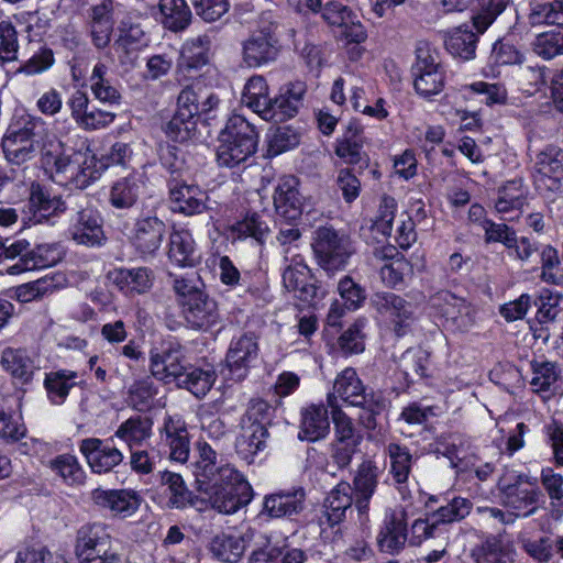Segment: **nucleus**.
Listing matches in <instances>:
<instances>
[{
	"label": "nucleus",
	"instance_id": "obj_1",
	"mask_svg": "<svg viewBox=\"0 0 563 563\" xmlns=\"http://www.w3.org/2000/svg\"><path fill=\"white\" fill-rule=\"evenodd\" d=\"M197 449L194 475L211 507L230 515L246 506L252 500V487L243 475L230 465L216 467L217 454L207 442H198Z\"/></svg>",
	"mask_w": 563,
	"mask_h": 563
},
{
	"label": "nucleus",
	"instance_id": "obj_2",
	"mask_svg": "<svg viewBox=\"0 0 563 563\" xmlns=\"http://www.w3.org/2000/svg\"><path fill=\"white\" fill-rule=\"evenodd\" d=\"M43 167L55 184L69 189H85L101 176L104 166L91 150L86 148L46 152Z\"/></svg>",
	"mask_w": 563,
	"mask_h": 563
},
{
	"label": "nucleus",
	"instance_id": "obj_3",
	"mask_svg": "<svg viewBox=\"0 0 563 563\" xmlns=\"http://www.w3.org/2000/svg\"><path fill=\"white\" fill-rule=\"evenodd\" d=\"M258 132L244 117L233 114L219 135L217 162L223 167H235L255 154Z\"/></svg>",
	"mask_w": 563,
	"mask_h": 563
},
{
	"label": "nucleus",
	"instance_id": "obj_4",
	"mask_svg": "<svg viewBox=\"0 0 563 563\" xmlns=\"http://www.w3.org/2000/svg\"><path fill=\"white\" fill-rule=\"evenodd\" d=\"M151 473V465L143 462V476L148 475L146 479L143 478V484L148 486L143 489V493L158 506L184 509L196 505L191 492L186 487L179 474L167 471H158L156 474Z\"/></svg>",
	"mask_w": 563,
	"mask_h": 563
},
{
	"label": "nucleus",
	"instance_id": "obj_5",
	"mask_svg": "<svg viewBox=\"0 0 563 563\" xmlns=\"http://www.w3.org/2000/svg\"><path fill=\"white\" fill-rule=\"evenodd\" d=\"M472 508V503L463 497L453 498L448 505L424 518L416 519L408 530V543L419 547L424 541L438 538L446 532L448 525L465 518Z\"/></svg>",
	"mask_w": 563,
	"mask_h": 563
},
{
	"label": "nucleus",
	"instance_id": "obj_6",
	"mask_svg": "<svg viewBox=\"0 0 563 563\" xmlns=\"http://www.w3.org/2000/svg\"><path fill=\"white\" fill-rule=\"evenodd\" d=\"M532 178L536 189L543 196L563 190V151L548 146L541 151L533 165Z\"/></svg>",
	"mask_w": 563,
	"mask_h": 563
},
{
	"label": "nucleus",
	"instance_id": "obj_7",
	"mask_svg": "<svg viewBox=\"0 0 563 563\" xmlns=\"http://www.w3.org/2000/svg\"><path fill=\"white\" fill-rule=\"evenodd\" d=\"M41 124V119L29 118L23 123L16 122L9 126L2 139V150L10 163L20 165L33 156L35 129Z\"/></svg>",
	"mask_w": 563,
	"mask_h": 563
},
{
	"label": "nucleus",
	"instance_id": "obj_8",
	"mask_svg": "<svg viewBox=\"0 0 563 563\" xmlns=\"http://www.w3.org/2000/svg\"><path fill=\"white\" fill-rule=\"evenodd\" d=\"M515 478V483H510L507 476L500 479V500L516 518L528 517L538 508L539 492L528 483L526 475H516Z\"/></svg>",
	"mask_w": 563,
	"mask_h": 563
},
{
	"label": "nucleus",
	"instance_id": "obj_9",
	"mask_svg": "<svg viewBox=\"0 0 563 563\" xmlns=\"http://www.w3.org/2000/svg\"><path fill=\"white\" fill-rule=\"evenodd\" d=\"M279 41L271 27L253 32L242 44V59L250 68H260L275 62Z\"/></svg>",
	"mask_w": 563,
	"mask_h": 563
},
{
	"label": "nucleus",
	"instance_id": "obj_10",
	"mask_svg": "<svg viewBox=\"0 0 563 563\" xmlns=\"http://www.w3.org/2000/svg\"><path fill=\"white\" fill-rule=\"evenodd\" d=\"M312 249L319 264L327 271L343 267L350 255L346 241L327 227L316 230Z\"/></svg>",
	"mask_w": 563,
	"mask_h": 563
},
{
	"label": "nucleus",
	"instance_id": "obj_11",
	"mask_svg": "<svg viewBox=\"0 0 563 563\" xmlns=\"http://www.w3.org/2000/svg\"><path fill=\"white\" fill-rule=\"evenodd\" d=\"M260 353L257 338L253 333L235 335L230 341L225 366L235 379H243Z\"/></svg>",
	"mask_w": 563,
	"mask_h": 563
},
{
	"label": "nucleus",
	"instance_id": "obj_12",
	"mask_svg": "<svg viewBox=\"0 0 563 563\" xmlns=\"http://www.w3.org/2000/svg\"><path fill=\"white\" fill-rule=\"evenodd\" d=\"M184 351L179 342L170 338L151 352L152 374L161 380H177L184 372Z\"/></svg>",
	"mask_w": 563,
	"mask_h": 563
},
{
	"label": "nucleus",
	"instance_id": "obj_13",
	"mask_svg": "<svg viewBox=\"0 0 563 563\" xmlns=\"http://www.w3.org/2000/svg\"><path fill=\"white\" fill-rule=\"evenodd\" d=\"M79 452L84 455L92 473L106 474L118 466L122 460V452L110 440L87 438L79 443Z\"/></svg>",
	"mask_w": 563,
	"mask_h": 563
},
{
	"label": "nucleus",
	"instance_id": "obj_14",
	"mask_svg": "<svg viewBox=\"0 0 563 563\" xmlns=\"http://www.w3.org/2000/svg\"><path fill=\"white\" fill-rule=\"evenodd\" d=\"M306 90V84L302 81H294L280 87L278 93L271 99L264 112V120L278 123L292 119L302 104Z\"/></svg>",
	"mask_w": 563,
	"mask_h": 563
},
{
	"label": "nucleus",
	"instance_id": "obj_15",
	"mask_svg": "<svg viewBox=\"0 0 563 563\" xmlns=\"http://www.w3.org/2000/svg\"><path fill=\"white\" fill-rule=\"evenodd\" d=\"M372 302L376 310L390 321L397 336L407 333L413 320V307L410 302L393 292H377L373 296Z\"/></svg>",
	"mask_w": 563,
	"mask_h": 563
},
{
	"label": "nucleus",
	"instance_id": "obj_16",
	"mask_svg": "<svg viewBox=\"0 0 563 563\" xmlns=\"http://www.w3.org/2000/svg\"><path fill=\"white\" fill-rule=\"evenodd\" d=\"M407 537L406 511L404 509L387 510L376 537L379 550L388 554H397L408 541Z\"/></svg>",
	"mask_w": 563,
	"mask_h": 563
},
{
	"label": "nucleus",
	"instance_id": "obj_17",
	"mask_svg": "<svg viewBox=\"0 0 563 563\" xmlns=\"http://www.w3.org/2000/svg\"><path fill=\"white\" fill-rule=\"evenodd\" d=\"M71 118L77 125L86 131L106 129L115 119L110 111L89 106V99L85 92L75 91L68 100Z\"/></svg>",
	"mask_w": 563,
	"mask_h": 563
},
{
	"label": "nucleus",
	"instance_id": "obj_18",
	"mask_svg": "<svg viewBox=\"0 0 563 563\" xmlns=\"http://www.w3.org/2000/svg\"><path fill=\"white\" fill-rule=\"evenodd\" d=\"M431 308L457 330H465L472 324L471 307L460 297L448 290L437 292L430 300Z\"/></svg>",
	"mask_w": 563,
	"mask_h": 563
},
{
	"label": "nucleus",
	"instance_id": "obj_19",
	"mask_svg": "<svg viewBox=\"0 0 563 563\" xmlns=\"http://www.w3.org/2000/svg\"><path fill=\"white\" fill-rule=\"evenodd\" d=\"M63 249L58 243L38 244L32 251H25L19 255L13 265L5 268L9 275H19L25 272L44 269L56 265L63 258Z\"/></svg>",
	"mask_w": 563,
	"mask_h": 563
},
{
	"label": "nucleus",
	"instance_id": "obj_20",
	"mask_svg": "<svg viewBox=\"0 0 563 563\" xmlns=\"http://www.w3.org/2000/svg\"><path fill=\"white\" fill-rule=\"evenodd\" d=\"M145 7L146 15L172 32H181L191 22V11L185 0H159L157 5L146 2Z\"/></svg>",
	"mask_w": 563,
	"mask_h": 563
},
{
	"label": "nucleus",
	"instance_id": "obj_21",
	"mask_svg": "<svg viewBox=\"0 0 563 563\" xmlns=\"http://www.w3.org/2000/svg\"><path fill=\"white\" fill-rule=\"evenodd\" d=\"M167 256L169 262L180 268L195 267L200 263V254L189 229L174 227L169 234Z\"/></svg>",
	"mask_w": 563,
	"mask_h": 563
},
{
	"label": "nucleus",
	"instance_id": "obj_22",
	"mask_svg": "<svg viewBox=\"0 0 563 563\" xmlns=\"http://www.w3.org/2000/svg\"><path fill=\"white\" fill-rule=\"evenodd\" d=\"M1 368L20 385H27L40 366L27 350L22 347H5L0 357Z\"/></svg>",
	"mask_w": 563,
	"mask_h": 563
},
{
	"label": "nucleus",
	"instance_id": "obj_23",
	"mask_svg": "<svg viewBox=\"0 0 563 563\" xmlns=\"http://www.w3.org/2000/svg\"><path fill=\"white\" fill-rule=\"evenodd\" d=\"M364 384L358 377L356 371L346 367L340 372L333 383V390L327 396V402L330 408H341L340 401L346 406L358 405L364 399Z\"/></svg>",
	"mask_w": 563,
	"mask_h": 563
},
{
	"label": "nucleus",
	"instance_id": "obj_24",
	"mask_svg": "<svg viewBox=\"0 0 563 563\" xmlns=\"http://www.w3.org/2000/svg\"><path fill=\"white\" fill-rule=\"evenodd\" d=\"M172 208L185 216L200 214L207 209L208 194L197 185L172 181L169 186Z\"/></svg>",
	"mask_w": 563,
	"mask_h": 563
},
{
	"label": "nucleus",
	"instance_id": "obj_25",
	"mask_svg": "<svg viewBox=\"0 0 563 563\" xmlns=\"http://www.w3.org/2000/svg\"><path fill=\"white\" fill-rule=\"evenodd\" d=\"M211 38L208 34L198 35L184 42L177 62V73L188 76L209 63Z\"/></svg>",
	"mask_w": 563,
	"mask_h": 563
},
{
	"label": "nucleus",
	"instance_id": "obj_26",
	"mask_svg": "<svg viewBox=\"0 0 563 563\" xmlns=\"http://www.w3.org/2000/svg\"><path fill=\"white\" fill-rule=\"evenodd\" d=\"M283 284L288 291L295 292L300 298L314 294L311 272L302 255L287 256V260H283Z\"/></svg>",
	"mask_w": 563,
	"mask_h": 563
},
{
	"label": "nucleus",
	"instance_id": "obj_27",
	"mask_svg": "<svg viewBox=\"0 0 563 563\" xmlns=\"http://www.w3.org/2000/svg\"><path fill=\"white\" fill-rule=\"evenodd\" d=\"M181 308L186 321L196 330H208L219 320L217 302L205 292L184 301Z\"/></svg>",
	"mask_w": 563,
	"mask_h": 563
},
{
	"label": "nucleus",
	"instance_id": "obj_28",
	"mask_svg": "<svg viewBox=\"0 0 563 563\" xmlns=\"http://www.w3.org/2000/svg\"><path fill=\"white\" fill-rule=\"evenodd\" d=\"M415 89L423 98L439 95L445 86V70L432 58L419 59L416 67Z\"/></svg>",
	"mask_w": 563,
	"mask_h": 563
},
{
	"label": "nucleus",
	"instance_id": "obj_29",
	"mask_svg": "<svg viewBox=\"0 0 563 563\" xmlns=\"http://www.w3.org/2000/svg\"><path fill=\"white\" fill-rule=\"evenodd\" d=\"M91 498L96 505L109 509L114 516L126 518L139 508V497L135 492L106 490L96 488L91 492Z\"/></svg>",
	"mask_w": 563,
	"mask_h": 563
},
{
	"label": "nucleus",
	"instance_id": "obj_30",
	"mask_svg": "<svg viewBox=\"0 0 563 563\" xmlns=\"http://www.w3.org/2000/svg\"><path fill=\"white\" fill-rule=\"evenodd\" d=\"M276 212L287 220H295L301 214V197L298 191V180L294 176L279 179L274 194Z\"/></svg>",
	"mask_w": 563,
	"mask_h": 563
},
{
	"label": "nucleus",
	"instance_id": "obj_31",
	"mask_svg": "<svg viewBox=\"0 0 563 563\" xmlns=\"http://www.w3.org/2000/svg\"><path fill=\"white\" fill-rule=\"evenodd\" d=\"M305 498L302 488L271 494L264 499V512L271 518L291 517L303 509Z\"/></svg>",
	"mask_w": 563,
	"mask_h": 563
},
{
	"label": "nucleus",
	"instance_id": "obj_32",
	"mask_svg": "<svg viewBox=\"0 0 563 563\" xmlns=\"http://www.w3.org/2000/svg\"><path fill=\"white\" fill-rule=\"evenodd\" d=\"M69 231L73 240L78 244L95 246L101 245L106 240L101 219L92 210L78 212Z\"/></svg>",
	"mask_w": 563,
	"mask_h": 563
},
{
	"label": "nucleus",
	"instance_id": "obj_33",
	"mask_svg": "<svg viewBox=\"0 0 563 563\" xmlns=\"http://www.w3.org/2000/svg\"><path fill=\"white\" fill-rule=\"evenodd\" d=\"M298 438L314 442L323 439L329 432L328 410L323 405H309L301 409Z\"/></svg>",
	"mask_w": 563,
	"mask_h": 563
},
{
	"label": "nucleus",
	"instance_id": "obj_34",
	"mask_svg": "<svg viewBox=\"0 0 563 563\" xmlns=\"http://www.w3.org/2000/svg\"><path fill=\"white\" fill-rule=\"evenodd\" d=\"M307 554L298 548H292L286 541L268 542L265 547L254 550L249 563H305Z\"/></svg>",
	"mask_w": 563,
	"mask_h": 563
},
{
	"label": "nucleus",
	"instance_id": "obj_35",
	"mask_svg": "<svg viewBox=\"0 0 563 563\" xmlns=\"http://www.w3.org/2000/svg\"><path fill=\"white\" fill-rule=\"evenodd\" d=\"M112 0H102L91 8L89 27L92 43L98 48L108 46L113 31Z\"/></svg>",
	"mask_w": 563,
	"mask_h": 563
},
{
	"label": "nucleus",
	"instance_id": "obj_36",
	"mask_svg": "<svg viewBox=\"0 0 563 563\" xmlns=\"http://www.w3.org/2000/svg\"><path fill=\"white\" fill-rule=\"evenodd\" d=\"M482 33L472 31L468 25H460L450 30L445 35V48L454 57L463 60L475 58L478 36Z\"/></svg>",
	"mask_w": 563,
	"mask_h": 563
},
{
	"label": "nucleus",
	"instance_id": "obj_37",
	"mask_svg": "<svg viewBox=\"0 0 563 563\" xmlns=\"http://www.w3.org/2000/svg\"><path fill=\"white\" fill-rule=\"evenodd\" d=\"M164 435L169 446V459L174 462H187L190 453L188 432L184 421L167 417L164 421Z\"/></svg>",
	"mask_w": 563,
	"mask_h": 563
},
{
	"label": "nucleus",
	"instance_id": "obj_38",
	"mask_svg": "<svg viewBox=\"0 0 563 563\" xmlns=\"http://www.w3.org/2000/svg\"><path fill=\"white\" fill-rule=\"evenodd\" d=\"M442 5L445 12H462L471 8L474 12L473 26L478 33H485L503 13L495 11L493 7L485 5L481 0H442Z\"/></svg>",
	"mask_w": 563,
	"mask_h": 563
},
{
	"label": "nucleus",
	"instance_id": "obj_39",
	"mask_svg": "<svg viewBox=\"0 0 563 563\" xmlns=\"http://www.w3.org/2000/svg\"><path fill=\"white\" fill-rule=\"evenodd\" d=\"M352 501V486L347 482H340L324 500L323 518L328 526L334 527L342 522Z\"/></svg>",
	"mask_w": 563,
	"mask_h": 563
},
{
	"label": "nucleus",
	"instance_id": "obj_40",
	"mask_svg": "<svg viewBox=\"0 0 563 563\" xmlns=\"http://www.w3.org/2000/svg\"><path fill=\"white\" fill-rule=\"evenodd\" d=\"M365 81L354 73H346V77H339L333 81L330 99L338 106L346 102L345 87L349 86L350 102L357 112L365 103Z\"/></svg>",
	"mask_w": 563,
	"mask_h": 563
},
{
	"label": "nucleus",
	"instance_id": "obj_41",
	"mask_svg": "<svg viewBox=\"0 0 563 563\" xmlns=\"http://www.w3.org/2000/svg\"><path fill=\"white\" fill-rule=\"evenodd\" d=\"M356 507L360 512L368 509V504L378 484V468L371 461L363 462L353 481Z\"/></svg>",
	"mask_w": 563,
	"mask_h": 563
},
{
	"label": "nucleus",
	"instance_id": "obj_42",
	"mask_svg": "<svg viewBox=\"0 0 563 563\" xmlns=\"http://www.w3.org/2000/svg\"><path fill=\"white\" fill-rule=\"evenodd\" d=\"M267 437V428L260 424H242V432L235 443L238 454L247 463H252L266 448Z\"/></svg>",
	"mask_w": 563,
	"mask_h": 563
},
{
	"label": "nucleus",
	"instance_id": "obj_43",
	"mask_svg": "<svg viewBox=\"0 0 563 563\" xmlns=\"http://www.w3.org/2000/svg\"><path fill=\"white\" fill-rule=\"evenodd\" d=\"M530 386L537 394H553L560 378V368L555 362L532 360L530 362Z\"/></svg>",
	"mask_w": 563,
	"mask_h": 563
},
{
	"label": "nucleus",
	"instance_id": "obj_44",
	"mask_svg": "<svg viewBox=\"0 0 563 563\" xmlns=\"http://www.w3.org/2000/svg\"><path fill=\"white\" fill-rule=\"evenodd\" d=\"M78 384V373L70 369H58L46 373L44 387L49 401L62 405L69 391Z\"/></svg>",
	"mask_w": 563,
	"mask_h": 563
},
{
	"label": "nucleus",
	"instance_id": "obj_45",
	"mask_svg": "<svg viewBox=\"0 0 563 563\" xmlns=\"http://www.w3.org/2000/svg\"><path fill=\"white\" fill-rule=\"evenodd\" d=\"M271 99L268 84L262 75H253L247 79L242 92V102L263 120Z\"/></svg>",
	"mask_w": 563,
	"mask_h": 563
},
{
	"label": "nucleus",
	"instance_id": "obj_46",
	"mask_svg": "<svg viewBox=\"0 0 563 563\" xmlns=\"http://www.w3.org/2000/svg\"><path fill=\"white\" fill-rule=\"evenodd\" d=\"M110 536L101 523H92L82 526L76 538L75 554L77 559H86L90 554L96 553V549L100 545L109 543Z\"/></svg>",
	"mask_w": 563,
	"mask_h": 563
},
{
	"label": "nucleus",
	"instance_id": "obj_47",
	"mask_svg": "<svg viewBox=\"0 0 563 563\" xmlns=\"http://www.w3.org/2000/svg\"><path fill=\"white\" fill-rule=\"evenodd\" d=\"M246 549V542L240 534H217L210 542V552L222 562L236 563Z\"/></svg>",
	"mask_w": 563,
	"mask_h": 563
},
{
	"label": "nucleus",
	"instance_id": "obj_48",
	"mask_svg": "<svg viewBox=\"0 0 563 563\" xmlns=\"http://www.w3.org/2000/svg\"><path fill=\"white\" fill-rule=\"evenodd\" d=\"M382 256L391 258L389 263L380 268V278L386 286H398L406 276L412 273L410 262L404 255H399L394 246L384 247Z\"/></svg>",
	"mask_w": 563,
	"mask_h": 563
},
{
	"label": "nucleus",
	"instance_id": "obj_49",
	"mask_svg": "<svg viewBox=\"0 0 563 563\" xmlns=\"http://www.w3.org/2000/svg\"><path fill=\"white\" fill-rule=\"evenodd\" d=\"M232 242L243 241L249 238L263 242L268 233V225L256 212H247L241 220L235 221L228 228Z\"/></svg>",
	"mask_w": 563,
	"mask_h": 563
},
{
	"label": "nucleus",
	"instance_id": "obj_50",
	"mask_svg": "<svg viewBox=\"0 0 563 563\" xmlns=\"http://www.w3.org/2000/svg\"><path fill=\"white\" fill-rule=\"evenodd\" d=\"M141 26L122 21L120 26V35L117 41V51L123 64L134 65L139 59L141 49Z\"/></svg>",
	"mask_w": 563,
	"mask_h": 563
},
{
	"label": "nucleus",
	"instance_id": "obj_51",
	"mask_svg": "<svg viewBox=\"0 0 563 563\" xmlns=\"http://www.w3.org/2000/svg\"><path fill=\"white\" fill-rule=\"evenodd\" d=\"M526 188L521 180H511L506 183L499 190L495 201V208L498 213L505 217L506 220L512 217L506 214L519 211L526 201Z\"/></svg>",
	"mask_w": 563,
	"mask_h": 563
},
{
	"label": "nucleus",
	"instance_id": "obj_52",
	"mask_svg": "<svg viewBox=\"0 0 563 563\" xmlns=\"http://www.w3.org/2000/svg\"><path fill=\"white\" fill-rule=\"evenodd\" d=\"M30 208L35 222H52L66 210L65 202L57 196L51 197L42 190H33L30 198Z\"/></svg>",
	"mask_w": 563,
	"mask_h": 563
},
{
	"label": "nucleus",
	"instance_id": "obj_53",
	"mask_svg": "<svg viewBox=\"0 0 563 563\" xmlns=\"http://www.w3.org/2000/svg\"><path fill=\"white\" fill-rule=\"evenodd\" d=\"M140 194V177L133 173L115 181L110 190V203L118 209L132 207Z\"/></svg>",
	"mask_w": 563,
	"mask_h": 563
},
{
	"label": "nucleus",
	"instance_id": "obj_54",
	"mask_svg": "<svg viewBox=\"0 0 563 563\" xmlns=\"http://www.w3.org/2000/svg\"><path fill=\"white\" fill-rule=\"evenodd\" d=\"M176 382L180 387L188 389L192 395L200 398L206 396L214 384L216 372L210 368H185Z\"/></svg>",
	"mask_w": 563,
	"mask_h": 563
},
{
	"label": "nucleus",
	"instance_id": "obj_55",
	"mask_svg": "<svg viewBox=\"0 0 563 563\" xmlns=\"http://www.w3.org/2000/svg\"><path fill=\"white\" fill-rule=\"evenodd\" d=\"M529 21L533 25L563 24V0H532Z\"/></svg>",
	"mask_w": 563,
	"mask_h": 563
},
{
	"label": "nucleus",
	"instance_id": "obj_56",
	"mask_svg": "<svg viewBox=\"0 0 563 563\" xmlns=\"http://www.w3.org/2000/svg\"><path fill=\"white\" fill-rule=\"evenodd\" d=\"M108 67L102 63L93 66L89 77V86L95 98L103 103H115L120 99L119 91L107 78Z\"/></svg>",
	"mask_w": 563,
	"mask_h": 563
},
{
	"label": "nucleus",
	"instance_id": "obj_57",
	"mask_svg": "<svg viewBox=\"0 0 563 563\" xmlns=\"http://www.w3.org/2000/svg\"><path fill=\"white\" fill-rule=\"evenodd\" d=\"M429 365L430 354L421 347L408 349L399 361V368L408 380H413L415 376L426 377Z\"/></svg>",
	"mask_w": 563,
	"mask_h": 563
},
{
	"label": "nucleus",
	"instance_id": "obj_58",
	"mask_svg": "<svg viewBox=\"0 0 563 563\" xmlns=\"http://www.w3.org/2000/svg\"><path fill=\"white\" fill-rule=\"evenodd\" d=\"M367 320L357 318L338 339L343 355L349 356L362 353L365 349V329Z\"/></svg>",
	"mask_w": 563,
	"mask_h": 563
},
{
	"label": "nucleus",
	"instance_id": "obj_59",
	"mask_svg": "<svg viewBox=\"0 0 563 563\" xmlns=\"http://www.w3.org/2000/svg\"><path fill=\"white\" fill-rule=\"evenodd\" d=\"M115 437L124 441L131 449V466L141 472V453L136 446L141 443V417H132L123 422L115 431Z\"/></svg>",
	"mask_w": 563,
	"mask_h": 563
},
{
	"label": "nucleus",
	"instance_id": "obj_60",
	"mask_svg": "<svg viewBox=\"0 0 563 563\" xmlns=\"http://www.w3.org/2000/svg\"><path fill=\"white\" fill-rule=\"evenodd\" d=\"M51 467L68 485H81L85 482L86 473L75 455H58L51 462Z\"/></svg>",
	"mask_w": 563,
	"mask_h": 563
},
{
	"label": "nucleus",
	"instance_id": "obj_61",
	"mask_svg": "<svg viewBox=\"0 0 563 563\" xmlns=\"http://www.w3.org/2000/svg\"><path fill=\"white\" fill-rule=\"evenodd\" d=\"M266 143L267 155L274 157L296 147L299 144V135L290 126H279L268 131Z\"/></svg>",
	"mask_w": 563,
	"mask_h": 563
},
{
	"label": "nucleus",
	"instance_id": "obj_62",
	"mask_svg": "<svg viewBox=\"0 0 563 563\" xmlns=\"http://www.w3.org/2000/svg\"><path fill=\"white\" fill-rule=\"evenodd\" d=\"M362 396L364 399L358 405H353L352 407H360L364 410L361 416V422L365 429L374 430L377 427L376 418L385 411L387 401L380 393H366L365 388L362 391Z\"/></svg>",
	"mask_w": 563,
	"mask_h": 563
},
{
	"label": "nucleus",
	"instance_id": "obj_63",
	"mask_svg": "<svg viewBox=\"0 0 563 563\" xmlns=\"http://www.w3.org/2000/svg\"><path fill=\"white\" fill-rule=\"evenodd\" d=\"M397 209L398 205L395 198L387 195L383 196L376 216L372 221L371 230L380 234L383 238H389Z\"/></svg>",
	"mask_w": 563,
	"mask_h": 563
},
{
	"label": "nucleus",
	"instance_id": "obj_64",
	"mask_svg": "<svg viewBox=\"0 0 563 563\" xmlns=\"http://www.w3.org/2000/svg\"><path fill=\"white\" fill-rule=\"evenodd\" d=\"M387 452L390 459V473L393 478L398 484L406 483L412 465V455L409 450L397 443H390L387 446Z\"/></svg>",
	"mask_w": 563,
	"mask_h": 563
}]
</instances>
